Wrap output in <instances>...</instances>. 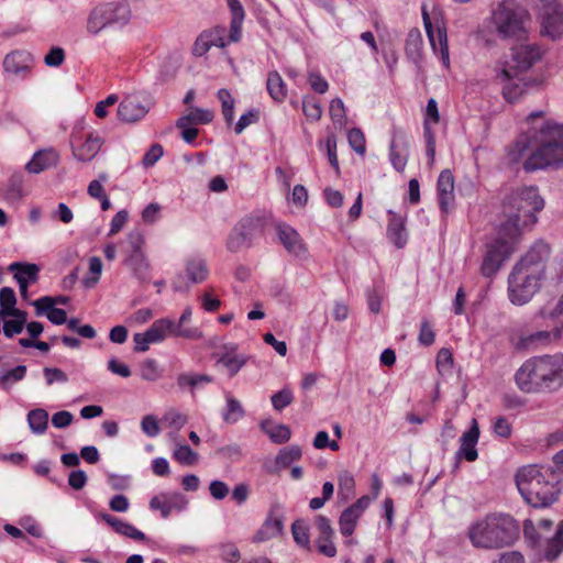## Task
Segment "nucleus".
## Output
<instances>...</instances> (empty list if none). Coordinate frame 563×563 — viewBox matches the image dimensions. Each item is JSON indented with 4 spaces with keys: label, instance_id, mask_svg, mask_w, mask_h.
I'll return each instance as SVG.
<instances>
[{
    "label": "nucleus",
    "instance_id": "nucleus-1",
    "mask_svg": "<svg viewBox=\"0 0 563 563\" xmlns=\"http://www.w3.org/2000/svg\"><path fill=\"white\" fill-rule=\"evenodd\" d=\"M541 55L538 45L521 44L511 47L510 53L496 63L495 77L501 85V93L507 102H517L527 92L529 82L525 74L541 58Z\"/></svg>",
    "mask_w": 563,
    "mask_h": 563
},
{
    "label": "nucleus",
    "instance_id": "nucleus-2",
    "mask_svg": "<svg viewBox=\"0 0 563 563\" xmlns=\"http://www.w3.org/2000/svg\"><path fill=\"white\" fill-rule=\"evenodd\" d=\"M515 384L525 394H552L563 387V353L526 360L516 371Z\"/></svg>",
    "mask_w": 563,
    "mask_h": 563
},
{
    "label": "nucleus",
    "instance_id": "nucleus-3",
    "mask_svg": "<svg viewBox=\"0 0 563 563\" xmlns=\"http://www.w3.org/2000/svg\"><path fill=\"white\" fill-rule=\"evenodd\" d=\"M549 255V245L539 241L514 266L508 277V296L514 305L527 303L539 290Z\"/></svg>",
    "mask_w": 563,
    "mask_h": 563
},
{
    "label": "nucleus",
    "instance_id": "nucleus-4",
    "mask_svg": "<svg viewBox=\"0 0 563 563\" xmlns=\"http://www.w3.org/2000/svg\"><path fill=\"white\" fill-rule=\"evenodd\" d=\"M532 152L522 164L527 173L563 166V124L552 120L531 129Z\"/></svg>",
    "mask_w": 563,
    "mask_h": 563
},
{
    "label": "nucleus",
    "instance_id": "nucleus-5",
    "mask_svg": "<svg viewBox=\"0 0 563 563\" xmlns=\"http://www.w3.org/2000/svg\"><path fill=\"white\" fill-rule=\"evenodd\" d=\"M518 490L527 504L534 508H547L561 494V477L551 467L529 465L516 475Z\"/></svg>",
    "mask_w": 563,
    "mask_h": 563
},
{
    "label": "nucleus",
    "instance_id": "nucleus-6",
    "mask_svg": "<svg viewBox=\"0 0 563 563\" xmlns=\"http://www.w3.org/2000/svg\"><path fill=\"white\" fill-rule=\"evenodd\" d=\"M544 207V200L538 188L530 186L510 192L503 203V212L507 220L500 224L501 234H508L510 240L519 239L521 229L537 222L536 213Z\"/></svg>",
    "mask_w": 563,
    "mask_h": 563
},
{
    "label": "nucleus",
    "instance_id": "nucleus-7",
    "mask_svg": "<svg viewBox=\"0 0 563 563\" xmlns=\"http://www.w3.org/2000/svg\"><path fill=\"white\" fill-rule=\"evenodd\" d=\"M520 527L509 515H488L468 529L471 543L478 549L510 547L519 537Z\"/></svg>",
    "mask_w": 563,
    "mask_h": 563
},
{
    "label": "nucleus",
    "instance_id": "nucleus-8",
    "mask_svg": "<svg viewBox=\"0 0 563 563\" xmlns=\"http://www.w3.org/2000/svg\"><path fill=\"white\" fill-rule=\"evenodd\" d=\"M523 537L539 559L555 560L563 551V522L554 526L551 519H540L534 522L531 518L523 521Z\"/></svg>",
    "mask_w": 563,
    "mask_h": 563
},
{
    "label": "nucleus",
    "instance_id": "nucleus-9",
    "mask_svg": "<svg viewBox=\"0 0 563 563\" xmlns=\"http://www.w3.org/2000/svg\"><path fill=\"white\" fill-rule=\"evenodd\" d=\"M528 22V11L516 0H503L492 11V24L503 40H525Z\"/></svg>",
    "mask_w": 563,
    "mask_h": 563
},
{
    "label": "nucleus",
    "instance_id": "nucleus-10",
    "mask_svg": "<svg viewBox=\"0 0 563 563\" xmlns=\"http://www.w3.org/2000/svg\"><path fill=\"white\" fill-rule=\"evenodd\" d=\"M131 20V9L126 2H107L95 7L88 18L86 30L91 35H98L107 27H123Z\"/></svg>",
    "mask_w": 563,
    "mask_h": 563
},
{
    "label": "nucleus",
    "instance_id": "nucleus-11",
    "mask_svg": "<svg viewBox=\"0 0 563 563\" xmlns=\"http://www.w3.org/2000/svg\"><path fill=\"white\" fill-rule=\"evenodd\" d=\"M228 8L231 13L229 31L221 25H217L210 30L202 32L207 35L210 47L216 46L223 48L231 43H238L243 36V22L245 18L244 8L240 0H227Z\"/></svg>",
    "mask_w": 563,
    "mask_h": 563
},
{
    "label": "nucleus",
    "instance_id": "nucleus-12",
    "mask_svg": "<svg viewBox=\"0 0 563 563\" xmlns=\"http://www.w3.org/2000/svg\"><path fill=\"white\" fill-rule=\"evenodd\" d=\"M518 239L510 240L508 234H501L499 227L497 238L489 244L481 266L484 276L490 277L495 275L501 267L504 261L514 252Z\"/></svg>",
    "mask_w": 563,
    "mask_h": 563
},
{
    "label": "nucleus",
    "instance_id": "nucleus-13",
    "mask_svg": "<svg viewBox=\"0 0 563 563\" xmlns=\"http://www.w3.org/2000/svg\"><path fill=\"white\" fill-rule=\"evenodd\" d=\"M186 275L178 274L173 282L175 291H188L192 284L205 282L209 275L207 263L201 257H190L185 264Z\"/></svg>",
    "mask_w": 563,
    "mask_h": 563
},
{
    "label": "nucleus",
    "instance_id": "nucleus-14",
    "mask_svg": "<svg viewBox=\"0 0 563 563\" xmlns=\"http://www.w3.org/2000/svg\"><path fill=\"white\" fill-rule=\"evenodd\" d=\"M422 19L426 29V33L429 37L432 49L435 54L440 55V59L445 68L450 66V55H449V45H448V36L446 30L444 27L438 26L437 30L433 29L431 18L427 10L422 9Z\"/></svg>",
    "mask_w": 563,
    "mask_h": 563
},
{
    "label": "nucleus",
    "instance_id": "nucleus-15",
    "mask_svg": "<svg viewBox=\"0 0 563 563\" xmlns=\"http://www.w3.org/2000/svg\"><path fill=\"white\" fill-rule=\"evenodd\" d=\"M275 229L278 241L290 255L306 257V243L296 229L284 222L277 223Z\"/></svg>",
    "mask_w": 563,
    "mask_h": 563
},
{
    "label": "nucleus",
    "instance_id": "nucleus-16",
    "mask_svg": "<svg viewBox=\"0 0 563 563\" xmlns=\"http://www.w3.org/2000/svg\"><path fill=\"white\" fill-rule=\"evenodd\" d=\"M371 497H360L354 504L344 509L339 518L340 532L344 537L353 534L358 519L371 505Z\"/></svg>",
    "mask_w": 563,
    "mask_h": 563
},
{
    "label": "nucleus",
    "instance_id": "nucleus-17",
    "mask_svg": "<svg viewBox=\"0 0 563 563\" xmlns=\"http://www.w3.org/2000/svg\"><path fill=\"white\" fill-rule=\"evenodd\" d=\"M187 505L186 496L179 492L161 493L150 500V508L158 510L163 518H168L174 510L183 511Z\"/></svg>",
    "mask_w": 563,
    "mask_h": 563
},
{
    "label": "nucleus",
    "instance_id": "nucleus-18",
    "mask_svg": "<svg viewBox=\"0 0 563 563\" xmlns=\"http://www.w3.org/2000/svg\"><path fill=\"white\" fill-rule=\"evenodd\" d=\"M409 156V140L407 134L398 128L393 130L389 146V158L397 172H404Z\"/></svg>",
    "mask_w": 563,
    "mask_h": 563
},
{
    "label": "nucleus",
    "instance_id": "nucleus-19",
    "mask_svg": "<svg viewBox=\"0 0 563 563\" xmlns=\"http://www.w3.org/2000/svg\"><path fill=\"white\" fill-rule=\"evenodd\" d=\"M541 34L558 40L563 34V10L560 5H549L541 15Z\"/></svg>",
    "mask_w": 563,
    "mask_h": 563
},
{
    "label": "nucleus",
    "instance_id": "nucleus-20",
    "mask_svg": "<svg viewBox=\"0 0 563 563\" xmlns=\"http://www.w3.org/2000/svg\"><path fill=\"white\" fill-rule=\"evenodd\" d=\"M437 194L440 210L448 214L454 207V177L450 169L440 173L437 183Z\"/></svg>",
    "mask_w": 563,
    "mask_h": 563
},
{
    "label": "nucleus",
    "instance_id": "nucleus-21",
    "mask_svg": "<svg viewBox=\"0 0 563 563\" xmlns=\"http://www.w3.org/2000/svg\"><path fill=\"white\" fill-rule=\"evenodd\" d=\"M478 438V424L477 421L473 419L471 428L460 438V449L456 452V459H465L468 462H474L478 457L476 450Z\"/></svg>",
    "mask_w": 563,
    "mask_h": 563
},
{
    "label": "nucleus",
    "instance_id": "nucleus-22",
    "mask_svg": "<svg viewBox=\"0 0 563 563\" xmlns=\"http://www.w3.org/2000/svg\"><path fill=\"white\" fill-rule=\"evenodd\" d=\"M148 112V108L134 96L123 99L118 107V117L121 121L133 123L141 120Z\"/></svg>",
    "mask_w": 563,
    "mask_h": 563
},
{
    "label": "nucleus",
    "instance_id": "nucleus-23",
    "mask_svg": "<svg viewBox=\"0 0 563 563\" xmlns=\"http://www.w3.org/2000/svg\"><path fill=\"white\" fill-rule=\"evenodd\" d=\"M284 530V518L282 515L272 509L260 528V530L254 534V542H264L269 539H273L279 534H282Z\"/></svg>",
    "mask_w": 563,
    "mask_h": 563
},
{
    "label": "nucleus",
    "instance_id": "nucleus-24",
    "mask_svg": "<svg viewBox=\"0 0 563 563\" xmlns=\"http://www.w3.org/2000/svg\"><path fill=\"white\" fill-rule=\"evenodd\" d=\"M388 214L389 221L386 235L396 247L402 249L407 244L408 240L405 219L391 210L388 211Z\"/></svg>",
    "mask_w": 563,
    "mask_h": 563
},
{
    "label": "nucleus",
    "instance_id": "nucleus-25",
    "mask_svg": "<svg viewBox=\"0 0 563 563\" xmlns=\"http://www.w3.org/2000/svg\"><path fill=\"white\" fill-rule=\"evenodd\" d=\"M58 159L59 156L55 150H41L32 156L31 161L25 165V169L31 174H40L47 168L56 166Z\"/></svg>",
    "mask_w": 563,
    "mask_h": 563
},
{
    "label": "nucleus",
    "instance_id": "nucleus-26",
    "mask_svg": "<svg viewBox=\"0 0 563 563\" xmlns=\"http://www.w3.org/2000/svg\"><path fill=\"white\" fill-rule=\"evenodd\" d=\"M33 63L32 55L26 51H13L3 59V68L8 73L21 74L29 71Z\"/></svg>",
    "mask_w": 563,
    "mask_h": 563
},
{
    "label": "nucleus",
    "instance_id": "nucleus-27",
    "mask_svg": "<svg viewBox=\"0 0 563 563\" xmlns=\"http://www.w3.org/2000/svg\"><path fill=\"white\" fill-rule=\"evenodd\" d=\"M103 141L100 136L89 133L86 136V140L80 144L73 145L74 155L77 159L81 162H89L99 153Z\"/></svg>",
    "mask_w": 563,
    "mask_h": 563
},
{
    "label": "nucleus",
    "instance_id": "nucleus-28",
    "mask_svg": "<svg viewBox=\"0 0 563 563\" xmlns=\"http://www.w3.org/2000/svg\"><path fill=\"white\" fill-rule=\"evenodd\" d=\"M531 129L520 135L512 145L508 147L507 151V158L511 164H517L523 159V162L527 159L529 154L532 152V144H531Z\"/></svg>",
    "mask_w": 563,
    "mask_h": 563
},
{
    "label": "nucleus",
    "instance_id": "nucleus-29",
    "mask_svg": "<svg viewBox=\"0 0 563 563\" xmlns=\"http://www.w3.org/2000/svg\"><path fill=\"white\" fill-rule=\"evenodd\" d=\"M191 313H192L191 308L187 307L183 311L179 320L177 322L174 321L173 336H180V338H185V339H189V340H197V339L202 338V332L198 328L186 327V324L191 319Z\"/></svg>",
    "mask_w": 563,
    "mask_h": 563
},
{
    "label": "nucleus",
    "instance_id": "nucleus-30",
    "mask_svg": "<svg viewBox=\"0 0 563 563\" xmlns=\"http://www.w3.org/2000/svg\"><path fill=\"white\" fill-rule=\"evenodd\" d=\"M236 350L238 346L235 344H225L224 353L219 360L230 376L235 375L245 364V358L238 354Z\"/></svg>",
    "mask_w": 563,
    "mask_h": 563
},
{
    "label": "nucleus",
    "instance_id": "nucleus-31",
    "mask_svg": "<svg viewBox=\"0 0 563 563\" xmlns=\"http://www.w3.org/2000/svg\"><path fill=\"white\" fill-rule=\"evenodd\" d=\"M174 320L162 318L153 322L145 331L152 344L163 342L167 335L173 336Z\"/></svg>",
    "mask_w": 563,
    "mask_h": 563
},
{
    "label": "nucleus",
    "instance_id": "nucleus-32",
    "mask_svg": "<svg viewBox=\"0 0 563 563\" xmlns=\"http://www.w3.org/2000/svg\"><path fill=\"white\" fill-rule=\"evenodd\" d=\"M124 264L132 269L136 278L141 280L148 278L150 264L144 253L126 254Z\"/></svg>",
    "mask_w": 563,
    "mask_h": 563
},
{
    "label": "nucleus",
    "instance_id": "nucleus-33",
    "mask_svg": "<svg viewBox=\"0 0 563 563\" xmlns=\"http://www.w3.org/2000/svg\"><path fill=\"white\" fill-rule=\"evenodd\" d=\"M422 44L423 41L421 32L418 29L410 30L406 38L405 51L408 58L413 63H419L421 60Z\"/></svg>",
    "mask_w": 563,
    "mask_h": 563
},
{
    "label": "nucleus",
    "instance_id": "nucleus-34",
    "mask_svg": "<svg viewBox=\"0 0 563 563\" xmlns=\"http://www.w3.org/2000/svg\"><path fill=\"white\" fill-rule=\"evenodd\" d=\"M261 429L269 437V439L277 444L286 443L290 437L291 431L286 424H275L269 420L261 423Z\"/></svg>",
    "mask_w": 563,
    "mask_h": 563
},
{
    "label": "nucleus",
    "instance_id": "nucleus-35",
    "mask_svg": "<svg viewBox=\"0 0 563 563\" xmlns=\"http://www.w3.org/2000/svg\"><path fill=\"white\" fill-rule=\"evenodd\" d=\"M213 112L208 109L191 108L190 112L186 115L180 117L176 121L177 128H186L190 122L197 124H207L213 120Z\"/></svg>",
    "mask_w": 563,
    "mask_h": 563
},
{
    "label": "nucleus",
    "instance_id": "nucleus-36",
    "mask_svg": "<svg viewBox=\"0 0 563 563\" xmlns=\"http://www.w3.org/2000/svg\"><path fill=\"white\" fill-rule=\"evenodd\" d=\"M29 427L35 434H43L48 426V412L42 408L33 409L27 413Z\"/></svg>",
    "mask_w": 563,
    "mask_h": 563
},
{
    "label": "nucleus",
    "instance_id": "nucleus-37",
    "mask_svg": "<svg viewBox=\"0 0 563 563\" xmlns=\"http://www.w3.org/2000/svg\"><path fill=\"white\" fill-rule=\"evenodd\" d=\"M267 90L275 101H283L287 96L286 85L277 71L269 73L266 81Z\"/></svg>",
    "mask_w": 563,
    "mask_h": 563
},
{
    "label": "nucleus",
    "instance_id": "nucleus-38",
    "mask_svg": "<svg viewBox=\"0 0 563 563\" xmlns=\"http://www.w3.org/2000/svg\"><path fill=\"white\" fill-rule=\"evenodd\" d=\"M218 99L221 102V111L224 118V121L228 126H231L234 121V107L235 100L229 90L222 88L217 93Z\"/></svg>",
    "mask_w": 563,
    "mask_h": 563
},
{
    "label": "nucleus",
    "instance_id": "nucleus-39",
    "mask_svg": "<svg viewBox=\"0 0 563 563\" xmlns=\"http://www.w3.org/2000/svg\"><path fill=\"white\" fill-rule=\"evenodd\" d=\"M562 335V328L556 327L552 331H537L525 338L526 344L548 345L553 341H558Z\"/></svg>",
    "mask_w": 563,
    "mask_h": 563
},
{
    "label": "nucleus",
    "instance_id": "nucleus-40",
    "mask_svg": "<svg viewBox=\"0 0 563 563\" xmlns=\"http://www.w3.org/2000/svg\"><path fill=\"white\" fill-rule=\"evenodd\" d=\"M11 273L21 274L26 277L27 285L38 279L40 266L33 263L14 262L8 267Z\"/></svg>",
    "mask_w": 563,
    "mask_h": 563
},
{
    "label": "nucleus",
    "instance_id": "nucleus-41",
    "mask_svg": "<svg viewBox=\"0 0 563 563\" xmlns=\"http://www.w3.org/2000/svg\"><path fill=\"white\" fill-rule=\"evenodd\" d=\"M246 241V224L242 221H240L231 231L227 247L230 252H238L240 251Z\"/></svg>",
    "mask_w": 563,
    "mask_h": 563
},
{
    "label": "nucleus",
    "instance_id": "nucleus-42",
    "mask_svg": "<svg viewBox=\"0 0 563 563\" xmlns=\"http://www.w3.org/2000/svg\"><path fill=\"white\" fill-rule=\"evenodd\" d=\"M291 533L295 542L307 550H310V536H309V525L302 520L298 519L291 525Z\"/></svg>",
    "mask_w": 563,
    "mask_h": 563
},
{
    "label": "nucleus",
    "instance_id": "nucleus-43",
    "mask_svg": "<svg viewBox=\"0 0 563 563\" xmlns=\"http://www.w3.org/2000/svg\"><path fill=\"white\" fill-rule=\"evenodd\" d=\"M338 495L342 500L350 499L355 490L354 476L347 471H342L338 476Z\"/></svg>",
    "mask_w": 563,
    "mask_h": 563
},
{
    "label": "nucleus",
    "instance_id": "nucleus-44",
    "mask_svg": "<svg viewBox=\"0 0 563 563\" xmlns=\"http://www.w3.org/2000/svg\"><path fill=\"white\" fill-rule=\"evenodd\" d=\"M244 416V409L239 400L231 395L227 396V407L222 413L227 423H235Z\"/></svg>",
    "mask_w": 563,
    "mask_h": 563
},
{
    "label": "nucleus",
    "instance_id": "nucleus-45",
    "mask_svg": "<svg viewBox=\"0 0 563 563\" xmlns=\"http://www.w3.org/2000/svg\"><path fill=\"white\" fill-rule=\"evenodd\" d=\"M140 375L146 382H156L162 377V371L155 360L146 358L140 365Z\"/></svg>",
    "mask_w": 563,
    "mask_h": 563
},
{
    "label": "nucleus",
    "instance_id": "nucleus-46",
    "mask_svg": "<svg viewBox=\"0 0 563 563\" xmlns=\"http://www.w3.org/2000/svg\"><path fill=\"white\" fill-rule=\"evenodd\" d=\"M301 457V449L299 445H290L279 451L276 456V464L280 467H287L292 462Z\"/></svg>",
    "mask_w": 563,
    "mask_h": 563
},
{
    "label": "nucleus",
    "instance_id": "nucleus-47",
    "mask_svg": "<svg viewBox=\"0 0 563 563\" xmlns=\"http://www.w3.org/2000/svg\"><path fill=\"white\" fill-rule=\"evenodd\" d=\"M16 303V296L12 288L2 287L0 289V316L5 319L8 311L12 310Z\"/></svg>",
    "mask_w": 563,
    "mask_h": 563
},
{
    "label": "nucleus",
    "instance_id": "nucleus-48",
    "mask_svg": "<svg viewBox=\"0 0 563 563\" xmlns=\"http://www.w3.org/2000/svg\"><path fill=\"white\" fill-rule=\"evenodd\" d=\"M89 272L91 277H85L82 284L86 288H92L97 285L102 273V262L98 256H92L89 260Z\"/></svg>",
    "mask_w": 563,
    "mask_h": 563
},
{
    "label": "nucleus",
    "instance_id": "nucleus-49",
    "mask_svg": "<svg viewBox=\"0 0 563 563\" xmlns=\"http://www.w3.org/2000/svg\"><path fill=\"white\" fill-rule=\"evenodd\" d=\"M330 117L334 124H339L340 126L346 123V112L345 106L342 99L334 98L330 102Z\"/></svg>",
    "mask_w": 563,
    "mask_h": 563
},
{
    "label": "nucleus",
    "instance_id": "nucleus-50",
    "mask_svg": "<svg viewBox=\"0 0 563 563\" xmlns=\"http://www.w3.org/2000/svg\"><path fill=\"white\" fill-rule=\"evenodd\" d=\"M3 196L9 201H15L22 198V180L19 176H12L8 180L3 189Z\"/></svg>",
    "mask_w": 563,
    "mask_h": 563
},
{
    "label": "nucleus",
    "instance_id": "nucleus-51",
    "mask_svg": "<svg viewBox=\"0 0 563 563\" xmlns=\"http://www.w3.org/2000/svg\"><path fill=\"white\" fill-rule=\"evenodd\" d=\"M174 459L183 465H194L198 454L187 444L179 445L174 452Z\"/></svg>",
    "mask_w": 563,
    "mask_h": 563
},
{
    "label": "nucleus",
    "instance_id": "nucleus-52",
    "mask_svg": "<svg viewBox=\"0 0 563 563\" xmlns=\"http://www.w3.org/2000/svg\"><path fill=\"white\" fill-rule=\"evenodd\" d=\"M302 111L310 121H318L322 114L321 106L316 98L305 97L302 100Z\"/></svg>",
    "mask_w": 563,
    "mask_h": 563
},
{
    "label": "nucleus",
    "instance_id": "nucleus-53",
    "mask_svg": "<svg viewBox=\"0 0 563 563\" xmlns=\"http://www.w3.org/2000/svg\"><path fill=\"white\" fill-rule=\"evenodd\" d=\"M271 400H272V405H273L274 409L277 411H282L283 409H285L287 406H289L292 402L294 395H292V391L288 387H285L282 390L274 394L271 397Z\"/></svg>",
    "mask_w": 563,
    "mask_h": 563
},
{
    "label": "nucleus",
    "instance_id": "nucleus-54",
    "mask_svg": "<svg viewBox=\"0 0 563 563\" xmlns=\"http://www.w3.org/2000/svg\"><path fill=\"white\" fill-rule=\"evenodd\" d=\"M128 250L126 254L144 253L143 246L145 243L144 235L139 230L131 231L126 236Z\"/></svg>",
    "mask_w": 563,
    "mask_h": 563
},
{
    "label": "nucleus",
    "instance_id": "nucleus-55",
    "mask_svg": "<svg viewBox=\"0 0 563 563\" xmlns=\"http://www.w3.org/2000/svg\"><path fill=\"white\" fill-rule=\"evenodd\" d=\"M347 141L350 146L360 155H364L366 151L365 146V136L363 132L357 129L353 128L347 132Z\"/></svg>",
    "mask_w": 563,
    "mask_h": 563
},
{
    "label": "nucleus",
    "instance_id": "nucleus-56",
    "mask_svg": "<svg viewBox=\"0 0 563 563\" xmlns=\"http://www.w3.org/2000/svg\"><path fill=\"white\" fill-rule=\"evenodd\" d=\"M26 375V366L18 365L16 367L5 372L0 376V384L2 388H8V384L10 380L19 382L22 380Z\"/></svg>",
    "mask_w": 563,
    "mask_h": 563
},
{
    "label": "nucleus",
    "instance_id": "nucleus-57",
    "mask_svg": "<svg viewBox=\"0 0 563 563\" xmlns=\"http://www.w3.org/2000/svg\"><path fill=\"white\" fill-rule=\"evenodd\" d=\"M423 137L426 141V151L427 156L431 161V163L434 161L435 156V136L433 131L430 128L429 121L424 120L423 122Z\"/></svg>",
    "mask_w": 563,
    "mask_h": 563
},
{
    "label": "nucleus",
    "instance_id": "nucleus-58",
    "mask_svg": "<svg viewBox=\"0 0 563 563\" xmlns=\"http://www.w3.org/2000/svg\"><path fill=\"white\" fill-rule=\"evenodd\" d=\"M493 432L499 438L508 439L511 435L512 426L507 418L498 417L493 422Z\"/></svg>",
    "mask_w": 563,
    "mask_h": 563
},
{
    "label": "nucleus",
    "instance_id": "nucleus-59",
    "mask_svg": "<svg viewBox=\"0 0 563 563\" xmlns=\"http://www.w3.org/2000/svg\"><path fill=\"white\" fill-rule=\"evenodd\" d=\"M334 537H318L316 540L318 551L328 556L333 558L336 554V547L333 543Z\"/></svg>",
    "mask_w": 563,
    "mask_h": 563
},
{
    "label": "nucleus",
    "instance_id": "nucleus-60",
    "mask_svg": "<svg viewBox=\"0 0 563 563\" xmlns=\"http://www.w3.org/2000/svg\"><path fill=\"white\" fill-rule=\"evenodd\" d=\"M434 331L427 319H423L420 324V332L418 341L424 346H429L434 342Z\"/></svg>",
    "mask_w": 563,
    "mask_h": 563
},
{
    "label": "nucleus",
    "instance_id": "nucleus-61",
    "mask_svg": "<svg viewBox=\"0 0 563 563\" xmlns=\"http://www.w3.org/2000/svg\"><path fill=\"white\" fill-rule=\"evenodd\" d=\"M44 377L46 379L47 385H52L54 383H66L68 382L67 375L59 368L56 367H45L43 369Z\"/></svg>",
    "mask_w": 563,
    "mask_h": 563
},
{
    "label": "nucleus",
    "instance_id": "nucleus-62",
    "mask_svg": "<svg viewBox=\"0 0 563 563\" xmlns=\"http://www.w3.org/2000/svg\"><path fill=\"white\" fill-rule=\"evenodd\" d=\"M316 528L319 532L318 537H334L335 532L331 526V521L329 518L322 515H318L314 520Z\"/></svg>",
    "mask_w": 563,
    "mask_h": 563
},
{
    "label": "nucleus",
    "instance_id": "nucleus-63",
    "mask_svg": "<svg viewBox=\"0 0 563 563\" xmlns=\"http://www.w3.org/2000/svg\"><path fill=\"white\" fill-rule=\"evenodd\" d=\"M65 59V52L60 47H52L46 54L44 62L49 67H58Z\"/></svg>",
    "mask_w": 563,
    "mask_h": 563
},
{
    "label": "nucleus",
    "instance_id": "nucleus-64",
    "mask_svg": "<svg viewBox=\"0 0 563 563\" xmlns=\"http://www.w3.org/2000/svg\"><path fill=\"white\" fill-rule=\"evenodd\" d=\"M141 428L144 433H146L148 437H152V438L156 437L161 431L157 419L151 415L145 416L142 419Z\"/></svg>",
    "mask_w": 563,
    "mask_h": 563
}]
</instances>
